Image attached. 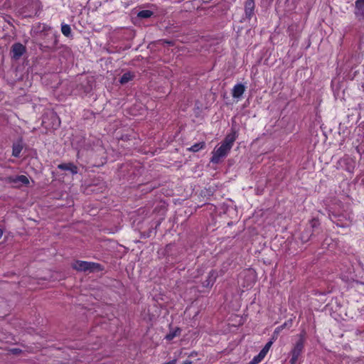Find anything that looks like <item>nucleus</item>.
<instances>
[{"instance_id": "f257e3e1", "label": "nucleus", "mask_w": 364, "mask_h": 364, "mask_svg": "<svg viewBox=\"0 0 364 364\" xmlns=\"http://www.w3.org/2000/svg\"><path fill=\"white\" fill-rule=\"evenodd\" d=\"M328 217L333 223L341 228L348 227L353 220V214L346 211L339 213L331 211Z\"/></svg>"}, {"instance_id": "f03ea898", "label": "nucleus", "mask_w": 364, "mask_h": 364, "mask_svg": "<svg viewBox=\"0 0 364 364\" xmlns=\"http://www.w3.org/2000/svg\"><path fill=\"white\" fill-rule=\"evenodd\" d=\"M72 267L77 271H90L101 270V265L98 263L86 261L77 260L72 264Z\"/></svg>"}, {"instance_id": "7ed1b4c3", "label": "nucleus", "mask_w": 364, "mask_h": 364, "mask_svg": "<svg viewBox=\"0 0 364 364\" xmlns=\"http://www.w3.org/2000/svg\"><path fill=\"white\" fill-rule=\"evenodd\" d=\"M231 149L228 147L226 145H224L221 143V145L219 147H215L212 152V157L210 159V162L213 164H218L221 161V159L225 158Z\"/></svg>"}, {"instance_id": "20e7f679", "label": "nucleus", "mask_w": 364, "mask_h": 364, "mask_svg": "<svg viewBox=\"0 0 364 364\" xmlns=\"http://www.w3.org/2000/svg\"><path fill=\"white\" fill-rule=\"evenodd\" d=\"M304 348V344H302L301 342H296L294 345L290 354L291 355V359L289 360L290 364H296L299 358L303 353Z\"/></svg>"}, {"instance_id": "39448f33", "label": "nucleus", "mask_w": 364, "mask_h": 364, "mask_svg": "<svg viewBox=\"0 0 364 364\" xmlns=\"http://www.w3.org/2000/svg\"><path fill=\"white\" fill-rule=\"evenodd\" d=\"M26 51V46L21 43H14L11 48V54L14 59H19Z\"/></svg>"}, {"instance_id": "423d86ee", "label": "nucleus", "mask_w": 364, "mask_h": 364, "mask_svg": "<svg viewBox=\"0 0 364 364\" xmlns=\"http://www.w3.org/2000/svg\"><path fill=\"white\" fill-rule=\"evenodd\" d=\"M354 14L358 21H364V0L355 1Z\"/></svg>"}, {"instance_id": "0eeeda50", "label": "nucleus", "mask_w": 364, "mask_h": 364, "mask_svg": "<svg viewBox=\"0 0 364 364\" xmlns=\"http://www.w3.org/2000/svg\"><path fill=\"white\" fill-rule=\"evenodd\" d=\"M237 138V132L235 129L232 128L230 133L228 134L225 137L224 140L222 141V144L226 145L230 149H232L234 142Z\"/></svg>"}, {"instance_id": "6e6552de", "label": "nucleus", "mask_w": 364, "mask_h": 364, "mask_svg": "<svg viewBox=\"0 0 364 364\" xmlns=\"http://www.w3.org/2000/svg\"><path fill=\"white\" fill-rule=\"evenodd\" d=\"M255 4L254 0H247L245 4V17L248 20H250L251 18L255 14Z\"/></svg>"}, {"instance_id": "1a4fd4ad", "label": "nucleus", "mask_w": 364, "mask_h": 364, "mask_svg": "<svg viewBox=\"0 0 364 364\" xmlns=\"http://www.w3.org/2000/svg\"><path fill=\"white\" fill-rule=\"evenodd\" d=\"M218 277V274L217 271L212 269L209 272L207 279L203 282V287L207 288L211 287L216 281Z\"/></svg>"}, {"instance_id": "9d476101", "label": "nucleus", "mask_w": 364, "mask_h": 364, "mask_svg": "<svg viewBox=\"0 0 364 364\" xmlns=\"http://www.w3.org/2000/svg\"><path fill=\"white\" fill-rule=\"evenodd\" d=\"M245 86L242 83H237L234 85L232 90V96L233 98L239 99L242 97L245 91Z\"/></svg>"}, {"instance_id": "9b49d317", "label": "nucleus", "mask_w": 364, "mask_h": 364, "mask_svg": "<svg viewBox=\"0 0 364 364\" xmlns=\"http://www.w3.org/2000/svg\"><path fill=\"white\" fill-rule=\"evenodd\" d=\"M58 168L60 170L69 171L73 174H76L78 171L77 167L73 163H63V164H59L58 166Z\"/></svg>"}, {"instance_id": "f8f14e48", "label": "nucleus", "mask_w": 364, "mask_h": 364, "mask_svg": "<svg viewBox=\"0 0 364 364\" xmlns=\"http://www.w3.org/2000/svg\"><path fill=\"white\" fill-rule=\"evenodd\" d=\"M9 181L14 183H21L26 186L29 184V180L28 177L24 175H18L15 177H9Z\"/></svg>"}, {"instance_id": "ddd939ff", "label": "nucleus", "mask_w": 364, "mask_h": 364, "mask_svg": "<svg viewBox=\"0 0 364 364\" xmlns=\"http://www.w3.org/2000/svg\"><path fill=\"white\" fill-rule=\"evenodd\" d=\"M313 235L311 230L307 228L301 232L300 239L303 243H306L310 240Z\"/></svg>"}, {"instance_id": "4468645a", "label": "nucleus", "mask_w": 364, "mask_h": 364, "mask_svg": "<svg viewBox=\"0 0 364 364\" xmlns=\"http://www.w3.org/2000/svg\"><path fill=\"white\" fill-rule=\"evenodd\" d=\"M181 328L177 327L174 330L171 331L168 334H166L165 338L166 340L171 341H172L175 337L178 336L181 333Z\"/></svg>"}, {"instance_id": "2eb2a0df", "label": "nucleus", "mask_w": 364, "mask_h": 364, "mask_svg": "<svg viewBox=\"0 0 364 364\" xmlns=\"http://www.w3.org/2000/svg\"><path fill=\"white\" fill-rule=\"evenodd\" d=\"M133 77H134V75L132 74L131 73H129V72L125 73L121 77V78L119 80V82L122 85L126 84L128 82L132 80Z\"/></svg>"}, {"instance_id": "dca6fc26", "label": "nucleus", "mask_w": 364, "mask_h": 364, "mask_svg": "<svg viewBox=\"0 0 364 364\" xmlns=\"http://www.w3.org/2000/svg\"><path fill=\"white\" fill-rule=\"evenodd\" d=\"M205 146V142L202 141V142L194 144L188 149L191 151L197 152V151L204 149Z\"/></svg>"}, {"instance_id": "f3484780", "label": "nucleus", "mask_w": 364, "mask_h": 364, "mask_svg": "<svg viewBox=\"0 0 364 364\" xmlns=\"http://www.w3.org/2000/svg\"><path fill=\"white\" fill-rule=\"evenodd\" d=\"M153 11L150 10H141L137 14V16L141 18H148L153 16Z\"/></svg>"}, {"instance_id": "a211bd4d", "label": "nucleus", "mask_w": 364, "mask_h": 364, "mask_svg": "<svg viewBox=\"0 0 364 364\" xmlns=\"http://www.w3.org/2000/svg\"><path fill=\"white\" fill-rule=\"evenodd\" d=\"M310 228L312 229V232L315 231L320 226V221L318 218H314L309 221Z\"/></svg>"}, {"instance_id": "6ab92c4d", "label": "nucleus", "mask_w": 364, "mask_h": 364, "mask_svg": "<svg viewBox=\"0 0 364 364\" xmlns=\"http://www.w3.org/2000/svg\"><path fill=\"white\" fill-rule=\"evenodd\" d=\"M61 32L66 37L70 36H71V28H70V25L62 24Z\"/></svg>"}, {"instance_id": "aec40b11", "label": "nucleus", "mask_w": 364, "mask_h": 364, "mask_svg": "<svg viewBox=\"0 0 364 364\" xmlns=\"http://www.w3.org/2000/svg\"><path fill=\"white\" fill-rule=\"evenodd\" d=\"M22 148L20 146H14L12 150V155L15 157H18Z\"/></svg>"}, {"instance_id": "412c9836", "label": "nucleus", "mask_w": 364, "mask_h": 364, "mask_svg": "<svg viewBox=\"0 0 364 364\" xmlns=\"http://www.w3.org/2000/svg\"><path fill=\"white\" fill-rule=\"evenodd\" d=\"M306 331L303 330L299 334V340L296 342H301L302 344L305 343L306 341Z\"/></svg>"}, {"instance_id": "4be33fe9", "label": "nucleus", "mask_w": 364, "mask_h": 364, "mask_svg": "<svg viewBox=\"0 0 364 364\" xmlns=\"http://www.w3.org/2000/svg\"><path fill=\"white\" fill-rule=\"evenodd\" d=\"M262 358H260L258 355H255L247 364H258L262 361Z\"/></svg>"}, {"instance_id": "5701e85b", "label": "nucleus", "mask_w": 364, "mask_h": 364, "mask_svg": "<svg viewBox=\"0 0 364 364\" xmlns=\"http://www.w3.org/2000/svg\"><path fill=\"white\" fill-rule=\"evenodd\" d=\"M293 323V320L291 318L286 321L282 325H281V327L284 329L285 328H290L291 327Z\"/></svg>"}, {"instance_id": "b1692460", "label": "nucleus", "mask_w": 364, "mask_h": 364, "mask_svg": "<svg viewBox=\"0 0 364 364\" xmlns=\"http://www.w3.org/2000/svg\"><path fill=\"white\" fill-rule=\"evenodd\" d=\"M283 330L281 326H277L274 331V335L272 337H274V339L277 338V335Z\"/></svg>"}, {"instance_id": "393cba45", "label": "nucleus", "mask_w": 364, "mask_h": 364, "mask_svg": "<svg viewBox=\"0 0 364 364\" xmlns=\"http://www.w3.org/2000/svg\"><path fill=\"white\" fill-rule=\"evenodd\" d=\"M267 354V352L265 351L263 348L260 350V352L258 353V356L263 360L266 355Z\"/></svg>"}, {"instance_id": "a878e982", "label": "nucleus", "mask_w": 364, "mask_h": 364, "mask_svg": "<svg viewBox=\"0 0 364 364\" xmlns=\"http://www.w3.org/2000/svg\"><path fill=\"white\" fill-rule=\"evenodd\" d=\"M275 341L274 337H272L270 341H269L266 344L265 346L270 349L272 347L274 341Z\"/></svg>"}, {"instance_id": "bb28decb", "label": "nucleus", "mask_w": 364, "mask_h": 364, "mask_svg": "<svg viewBox=\"0 0 364 364\" xmlns=\"http://www.w3.org/2000/svg\"><path fill=\"white\" fill-rule=\"evenodd\" d=\"M14 354H17L19 352H21V350L20 349H18V348H13L11 349V350Z\"/></svg>"}, {"instance_id": "cd10ccee", "label": "nucleus", "mask_w": 364, "mask_h": 364, "mask_svg": "<svg viewBox=\"0 0 364 364\" xmlns=\"http://www.w3.org/2000/svg\"><path fill=\"white\" fill-rule=\"evenodd\" d=\"M183 364H192V361L189 360H185Z\"/></svg>"}, {"instance_id": "c85d7f7f", "label": "nucleus", "mask_w": 364, "mask_h": 364, "mask_svg": "<svg viewBox=\"0 0 364 364\" xmlns=\"http://www.w3.org/2000/svg\"><path fill=\"white\" fill-rule=\"evenodd\" d=\"M263 349L267 351L268 353V351L269 350V348H268L267 347H266L265 346L263 347Z\"/></svg>"}, {"instance_id": "c756f323", "label": "nucleus", "mask_w": 364, "mask_h": 364, "mask_svg": "<svg viewBox=\"0 0 364 364\" xmlns=\"http://www.w3.org/2000/svg\"><path fill=\"white\" fill-rule=\"evenodd\" d=\"M3 235V230L0 228V239L1 238Z\"/></svg>"}]
</instances>
